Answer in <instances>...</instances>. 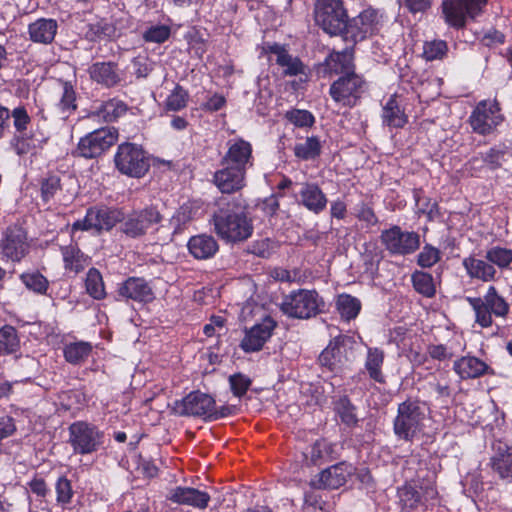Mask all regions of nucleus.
<instances>
[{
  "label": "nucleus",
  "mask_w": 512,
  "mask_h": 512,
  "mask_svg": "<svg viewBox=\"0 0 512 512\" xmlns=\"http://www.w3.org/2000/svg\"><path fill=\"white\" fill-rule=\"evenodd\" d=\"M427 407L419 400L408 399L398 405L397 415L393 421L396 437L406 442H413L425 428Z\"/></svg>",
  "instance_id": "nucleus-1"
},
{
  "label": "nucleus",
  "mask_w": 512,
  "mask_h": 512,
  "mask_svg": "<svg viewBox=\"0 0 512 512\" xmlns=\"http://www.w3.org/2000/svg\"><path fill=\"white\" fill-rule=\"evenodd\" d=\"M471 306L475 324L481 328H490L494 324L493 317L506 319L510 313V304L494 285L488 286L485 294L479 297H467Z\"/></svg>",
  "instance_id": "nucleus-2"
},
{
  "label": "nucleus",
  "mask_w": 512,
  "mask_h": 512,
  "mask_svg": "<svg viewBox=\"0 0 512 512\" xmlns=\"http://www.w3.org/2000/svg\"><path fill=\"white\" fill-rule=\"evenodd\" d=\"M215 232L227 242H241L253 233L252 220L238 207L220 209L214 215Z\"/></svg>",
  "instance_id": "nucleus-3"
},
{
  "label": "nucleus",
  "mask_w": 512,
  "mask_h": 512,
  "mask_svg": "<svg viewBox=\"0 0 512 512\" xmlns=\"http://www.w3.org/2000/svg\"><path fill=\"white\" fill-rule=\"evenodd\" d=\"M281 310L292 318L310 319L324 312L325 301L316 290L299 289L285 296Z\"/></svg>",
  "instance_id": "nucleus-4"
},
{
  "label": "nucleus",
  "mask_w": 512,
  "mask_h": 512,
  "mask_svg": "<svg viewBox=\"0 0 512 512\" xmlns=\"http://www.w3.org/2000/svg\"><path fill=\"white\" fill-rule=\"evenodd\" d=\"M175 410L182 416H195L206 420H218L229 415L228 407L223 406L218 410L214 398L199 391L191 392L176 402Z\"/></svg>",
  "instance_id": "nucleus-5"
},
{
  "label": "nucleus",
  "mask_w": 512,
  "mask_h": 512,
  "mask_svg": "<svg viewBox=\"0 0 512 512\" xmlns=\"http://www.w3.org/2000/svg\"><path fill=\"white\" fill-rule=\"evenodd\" d=\"M68 433V443L76 455L93 454L104 444V432L96 425L86 421L72 423L68 428Z\"/></svg>",
  "instance_id": "nucleus-6"
},
{
  "label": "nucleus",
  "mask_w": 512,
  "mask_h": 512,
  "mask_svg": "<svg viewBox=\"0 0 512 512\" xmlns=\"http://www.w3.org/2000/svg\"><path fill=\"white\" fill-rule=\"evenodd\" d=\"M114 163L121 174L133 178L143 177L150 168L149 158L142 147L129 142L118 146Z\"/></svg>",
  "instance_id": "nucleus-7"
},
{
  "label": "nucleus",
  "mask_w": 512,
  "mask_h": 512,
  "mask_svg": "<svg viewBox=\"0 0 512 512\" xmlns=\"http://www.w3.org/2000/svg\"><path fill=\"white\" fill-rule=\"evenodd\" d=\"M315 22L329 35L345 33L348 15L341 0H317Z\"/></svg>",
  "instance_id": "nucleus-8"
},
{
  "label": "nucleus",
  "mask_w": 512,
  "mask_h": 512,
  "mask_svg": "<svg viewBox=\"0 0 512 512\" xmlns=\"http://www.w3.org/2000/svg\"><path fill=\"white\" fill-rule=\"evenodd\" d=\"M366 90L365 79L353 72L341 75L332 82L329 95L339 107H354Z\"/></svg>",
  "instance_id": "nucleus-9"
},
{
  "label": "nucleus",
  "mask_w": 512,
  "mask_h": 512,
  "mask_svg": "<svg viewBox=\"0 0 512 512\" xmlns=\"http://www.w3.org/2000/svg\"><path fill=\"white\" fill-rule=\"evenodd\" d=\"M123 219V211L118 208L106 206H94L86 211L84 219L77 220L71 226V234L74 236L77 231H95L101 233L103 230H111Z\"/></svg>",
  "instance_id": "nucleus-10"
},
{
  "label": "nucleus",
  "mask_w": 512,
  "mask_h": 512,
  "mask_svg": "<svg viewBox=\"0 0 512 512\" xmlns=\"http://www.w3.org/2000/svg\"><path fill=\"white\" fill-rule=\"evenodd\" d=\"M380 241L385 250L393 256L411 255L420 247V235L414 231L403 230L398 225L383 230Z\"/></svg>",
  "instance_id": "nucleus-11"
},
{
  "label": "nucleus",
  "mask_w": 512,
  "mask_h": 512,
  "mask_svg": "<svg viewBox=\"0 0 512 512\" xmlns=\"http://www.w3.org/2000/svg\"><path fill=\"white\" fill-rule=\"evenodd\" d=\"M487 2L488 0H444L441 6L445 22L450 27L461 29L468 20L482 12Z\"/></svg>",
  "instance_id": "nucleus-12"
},
{
  "label": "nucleus",
  "mask_w": 512,
  "mask_h": 512,
  "mask_svg": "<svg viewBox=\"0 0 512 512\" xmlns=\"http://www.w3.org/2000/svg\"><path fill=\"white\" fill-rule=\"evenodd\" d=\"M118 140L114 127H103L88 133L79 140L76 152L79 156L92 159L101 156Z\"/></svg>",
  "instance_id": "nucleus-13"
},
{
  "label": "nucleus",
  "mask_w": 512,
  "mask_h": 512,
  "mask_svg": "<svg viewBox=\"0 0 512 512\" xmlns=\"http://www.w3.org/2000/svg\"><path fill=\"white\" fill-rule=\"evenodd\" d=\"M496 100L480 101L469 117V124L472 130L480 135H488L502 123L503 115Z\"/></svg>",
  "instance_id": "nucleus-14"
},
{
  "label": "nucleus",
  "mask_w": 512,
  "mask_h": 512,
  "mask_svg": "<svg viewBox=\"0 0 512 512\" xmlns=\"http://www.w3.org/2000/svg\"><path fill=\"white\" fill-rule=\"evenodd\" d=\"M382 27V15L375 9L368 8L358 16L347 21L345 38L354 43L377 34Z\"/></svg>",
  "instance_id": "nucleus-15"
},
{
  "label": "nucleus",
  "mask_w": 512,
  "mask_h": 512,
  "mask_svg": "<svg viewBox=\"0 0 512 512\" xmlns=\"http://www.w3.org/2000/svg\"><path fill=\"white\" fill-rule=\"evenodd\" d=\"M161 215L154 207H148L143 210L133 211L127 216L123 215L121 231L128 237L137 238L146 234L149 228L159 223Z\"/></svg>",
  "instance_id": "nucleus-16"
},
{
  "label": "nucleus",
  "mask_w": 512,
  "mask_h": 512,
  "mask_svg": "<svg viewBox=\"0 0 512 512\" xmlns=\"http://www.w3.org/2000/svg\"><path fill=\"white\" fill-rule=\"evenodd\" d=\"M226 147L227 150L221 158L222 164H228L245 172L253 167V148L250 142L242 138H234L227 142Z\"/></svg>",
  "instance_id": "nucleus-17"
},
{
  "label": "nucleus",
  "mask_w": 512,
  "mask_h": 512,
  "mask_svg": "<svg viewBox=\"0 0 512 512\" xmlns=\"http://www.w3.org/2000/svg\"><path fill=\"white\" fill-rule=\"evenodd\" d=\"M1 251L4 257L14 262L24 258L29 251L25 230L16 225L8 227L3 235Z\"/></svg>",
  "instance_id": "nucleus-18"
},
{
  "label": "nucleus",
  "mask_w": 512,
  "mask_h": 512,
  "mask_svg": "<svg viewBox=\"0 0 512 512\" xmlns=\"http://www.w3.org/2000/svg\"><path fill=\"white\" fill-rule=\"evenodd\" d=\"M275 327L276 322L272 318L266 317L262 322L247 329L240 343L241 349L246 353L262 350L265 343L272 336Z\"/></svg>",
  "instance_id": "nucleus-19"
},
{
  "label": "nucleus",
  "mask_w": 512,
  "mask_h": 512,
  "mask_svg": "<svg viewBox=\"0 0 512 512\" xmlns=\"http://www.w3.org/2000/svg\"><path fill=\"white\" fill-rule=\"evenodd\" d=\"M356 473V468L346 462H340L323 470L317 481H313L316 488L338 489L343 486L348 478Z\"/></svg>",
  "instance_id": "nucleus-20"
},
{
  "label": "nucleus",
  "mask_w": 512,
  "mask_h": 512,
  "mask_svg": "<svg viewBox=\"0 0 512 512\" xmlns=\"http://www.w3.org/2000/svg\"><path fill=\"white\" fill-rule=\"evenodd\" d=\"M213 176L215 185L222 193H234L245 187L246 172L228 164H222Z\"/></svg>",
  "instance_id": "nucleus-21"
},
{
  "label": "nucleus",
  "mask_w": 512,
  "mask_h": 512,
  "mask_svg": "<svg viewBox=\"0 0 512 512\" xmlns=\"http://www.w3.org/2000/svg\"><path fill=\"white\" fill-rule=\"evenodd\" d=\"M167 499L178 505H187L203 510L208 507L211 497L205 491L178 486L169 491Z\"/></svg>",
  "instance_id": "nucleus-22"
},
{
  "label": "nucleus",
  "mask_w": 512,
  "mask_h": 512,
  "mask_svg": "<svg viewBox=\"0 0 512 512\" xmlns=\"http://www.w3.org/2000/svg\"><path fill=\"white\" fill-rule=\"evenodd\" d=\"M463 267L466 274L471 279H476L485 283L494 282L499 279V274L494 265L487 260L486 255L483 257H476L470 255L463 259Z\"/></svg>",
  "instance_id": "nucleus-23"
},
{
  "label": "nucleus",
  "mask_w": 512,
  "mask_h": 512,
  "mask_svg": "<svg viewBox=\"0 0 512 512\" xmlns=\"http://www.w3.org/2000/svg\"><path fill=\"white\" fill-rule=\"evenodd\" d=\"M296 200L300 205L315 214L324 211L328 202L322 189L316 183L311 182L300 184V189L296 194Z\"/></svg>",
  "instance_id": "nucleus-24"
},
{
  "label": "nucleus",
  "mask_w": 512,
  "mask_h": 512,
  "mask_svg": "<svg viewBox=\"0 0 512 512\" xmlns=\"http://www.w3.org/2000/svg\"><path fill=\"white\" fill-rule=\"evenodd\" d=\"M88 73L93 82L106 88L115 87L123 80L118 64L112 61L95 62L89 67Z\"/></svg>",
  "instance_id": "nucleus-25"
},
{
  "label": "nucleus",
  "mask_w": 512,
  "mask_h": 512,
  "mask_svg": "<svg viewBox=\"0 0 512 512\" xmlns=\"http://www.w3.org/2000/svg\"><path fill=\"white\" fill-rule=\"evenodd\" d=\"M119 296L140 303L154 300V293L150 285L143 278L129 277L118 287Z\"/></svg>",
  "instance_id": "nucleus-26"
},
{
  "label": "nucleus",
  "mask_w": 512,
  "mask_h": 512,
  "mask_svg": "<svg viewBox=\"0 0 512 512\" xmlns=\"http://www.w3.org/2000/svg\"><path fill=\"white\" fill-rule=\"evenodd\" d=\"M453 370L462 380L480 378L486 374H494L491 367L474 356H463L453 364Z\"/></svg>",
  "instance_id": "nucleus-27"
},
{
  "label": "nucleus",
  "mask_w": 512,
  "mask_h": 512,
  "mask_svg": "<svg viewBox=\"0 0 512 512\" xmlns=\"http://www.w3.org/2000/svg\"><path fill=\"white\" fill-rule=\"evenodd\" d=\"M490 467L501 479L512 482V448L502 442L494 446Z\"/></svg>",
  "instance_id": "nucleus-28"
},
{
  "label": "nucleus",
  "mask_w": 512,
  "mask_h": 512,
  "mask_svg": "<svg viewBox=\"0 0 512 512\" xmlns=\"http://www.w3.org/2000/svg\"><path fill=\"white\" fill-rule=\"evenodd\" d=\"M508 154L509 150L506 146H494L485 153L473 156L468 162V165L471 171H476L483 166H487L489 169L495 170L503 165Z\"/></svg>",
  "instance_id": "nucleus-29"
},
{
  "label": "nucleus",
  "mask_w": 512,
  "mask_h": 512,
  "mask_svg": "<svg viewBox=\"0 0 512 512\" xmlns=\"http://www.w3.org/2000/svg\"><path fill=\"white\" fill-rule=\"evenodd\" d=\"M187 248L190 255L197 260L211 259L219 251L218 242L208 234L192 236L187 243Z\"/></svg>",
  "instance_id": "nucleus-30"
},
{
  "label": "nucleus",
  "mask_w": 512,
  "mask_h": 512,
  "mask_svg": "<svg viewBox=\"0 0 512 512\" xmlns=\"http://www.w3.org/2000/svg\"><path fill=\"white\" fill-rule=\"evenodd\" d=\"M384 351L382 349L376 347H370L367 350V356L364 363L365 371L359 373L356 378L358 381L361 379V376L365 373L368 374L369 378L376 383L384 384L386 382L385 376L382 371L383 363H384Z\"/></svg>",
  "instance_id": "nucleus-31"
},
{
  "label": "nucleus",
  "mask_w": 512,
  "mask_h": 512,
  "mask_svg": "<svg viewBox=\"0 0 512 512\" xmlns=\"http://www.w3.org/2000/svg\"><path fill=\"white\" fill-rule=\"evenodd\" d=\"M325 71L330 75H346L355 72V65L353 62V52L351 50H344L342 52H332L326 58Z\"/></svg>",
  "instance_id": "nucleus-32"
},
{
  "label": "nucleus",
  "mask_w": 512,
  "mask_h": 512,
  "mask_svg": "<svg viewBox=\"0 0 512 512\" xmlns=\"http://www.w3.org/2000/svg\"><path fill=\"white\" fill-rule=\"evenodd\" d=\"M382 120L390 128H403L407 123V115L397 95L390 96L383 105Z\"/></svg>",
  "instance_id": "nucleus-33"
},
{
  "label": "nucleus",
  "mask_w": 512,
  "mask_h": 512,
  "mask_svg": "<svg viewBox=\"0 0 512 512\" xmlns=\"http://www.w3.org/2000/svg\"><path fill=\"white\" fill-rule=\"evenodd\" d=\"M57 29L56 20L40 18L29 25L28 32L33 42L49 44L54 40Z\"/></svg>",
  "instance_id": "nucleus-34"
},
{
  "label": "nucleus",
  "mask_w": 512,
  "mask_h": 512,
  "mask_svg": "<svg viewBox=\"0 0 512 512\" xmlns=\"http://www.w3.org/2000/svg\"><path fill=\"white\" fill-rule=\"evenodd\" d=\"M64 268L74 274L82 272L90 264V257L85 255L76 244L61 247Z\"/></svg>",
  "instance_id": "nucleus-35"
},
{
  "label": "nucleus",
  "mask_w": 512,
  "mask_h": 512,
  "mask_svg": "<svg viewBox=\"0 0 512 512\" xmlns=\"http://www.w3.org/2000/svg\"><path fill=\"white\" fill-rule=\"evenodd\" d=\"M267 50L276 56V63L284 69L285 75L296 76L304 73L303 63L298 58L292 57L283 46L273 44L269 45Z\"/></svg>",
  "instance_id": "nucleus-36"
},
{
  "label": "nucleus",
  "mask_w": 512,
  "mask_h": 512,
  "mask_svg": "<svg viewBox=\"0 0 512 512\" xmlns=\"http://www.w3.org/2000/svg\"><path fill=\"white\" fill-rule=\"evenodd\" d=\"M47 138H39L34 132L17 133L11 139V147L17 155L23 156L29 153H35L37 149L42 148L46 144Z\"/></svg>",
  "instance_id": "nucleus-37"
},
{
  "label": "nucleus",
  "mask_w": 512,
  "mask_h": 512,
  "mask_svg": "<svg viewBox=\"0 0 512 512\" xmlns=\"http://www.w3.org/2000/svg\"><path fill=\"white\" fill-rule=\"evenodd\" d=\"M345 337L340 335L335 337L319 356L321 365L333 370L338 364L342 363L345 354Z\"/></svg>",
  "instance_id": "nucleus-38"
},
{
  "label": "nucleus",
  "mask_w": 512,
  "mask_h": 512,
  "mask_svg": "<svg viewBox=\"0 0 512 512\" xmlns=\"http://www.w3.org/2000/svg\"><path fill=\"white\" fill-rule=\"evenodd\" d=\"M127 111V105L116 98L102 102L94 112V114L102 118L105 122H113L124 115Z\"/></svg>",
  "instance_id": "nucleus-39"
},
{
  "label": "nucleus",
  "mask_w": 512,
  "mask_h": 512,
  "mask_svg": "<svg viewBox=\"0 0 512 512\" xmlns=\"http://www.w3.org/2000/svg\"><path fill=\"white\" fill-rule=\"evenodd\" d=\"M334 411L346 426L352 427L358 423L356 407L353 405L347 395L340 396L333 401Z\"/></svg>",
  "instance_id": "nucleus-40"
},
{
  "label": "nucleus",
  "mask_w": 512,
  "mask_h": 512,
  "mask_svg": "<svg viewBox=\"0 0 512 512\" xmlns=\"http://www.w3.org/2000/svg\"><path fill=\"white\" fill-rule=\"evenodd\" d=\"M20 349V338L17 330L10 325L0 329V355H10Z\"/></svg>",
  "instance_id": "nucleus-41"
},
{
  "label": "nucleus",
  "mask_w": 512,
  "mask_h": 512,
  "mask_svg": "<svg viewBox=\"0 0 512 512\" xmlns=\"http://www.w3.org/2000/svg\"><path fill=\"white\" fill-rule=\"evenodd\" d=\"M77 96L74 86L70 82L62 83V93L57 108L65 117H69L77 110Z\"/></svg>",
  "instance_id": "nucleus-42"
},
{
  "label": "nucleus",
  "mask_w": 512,
  "mask_h": 512,
  "mask_svg": "<svg viewBox=\"0 0 512 512\" xmlns=\"http://www.w3.org/2000/svg\"><path fill=\"white\" fill-rule=\"evenodd\" d=\"M487 260L494 265V268L505 270L512 264V249L495 245L489 247L485 252Z\"/></svg>",
  "instance_id": "nucleus-43"
},
{
  "label": "nucleus",
  "mask_w": 512,
  "mask_h": 512,
  "mask_svg": "<svg viewBox=\"0 0 512 512\" xmlns=\"http://www.w3.org/2000/svg\"><path fill=\"white\" fill-rule=\"evenodd\" d=\"M336 308L343 319L350 321L358 316L361 302L349 294H341L337 297Z\"/></svg>",
  "instance_id": "nucleus-44"
},
{
  "label": "nucleus",
  "mask_w": 512,
  "mask_h": 512,
  "mask_svg": "<svg viewBox=\"0 0 512 512\" xmlns=\"http://www.w3.org/2000/svg\"><path fill=\"white\" fill-rule=\"evenodd\" d=\"M91 351L92 345L89 342H73L65 346L64 357L71 364H79L89 357Z\"/></svg>",
  "instance_id": "nucleus-45"
},
{
  "label": "nucleus",
  "mask_w": 512,
  "mask_h": 512,
  "mask_svg": "<svg viewBox=\"0 0 512 512\" xmlns=\"http://www.w3.org/2000/svg\"><path fill=\"white\" fill-rule=\"evenodd\" d=\"M24 286L36 294L45 295L49 288V281L39 271L24 272L20 275Z\"/></svg>",
  "instance_id": "nucleus-46"
},
{
  "label": "nucleus",
  "mask_w": 512,
  "mask_h": 512,
  "mask_svg": "<svg viewBox=\"0 0 512 512\" xmlns=\"http://www.w3.org/2000/svg\"><path fill=\"white\" fill-rule=\"evenodd\" d=\"M414 289L421 295L431 298L436 293L434 279L431 274L423 271H415L411 276Z\"/></svg>",
  "instance_id": "nucleus-47"
},
{
  "label": "nucleus",
  "mask_w": 512,
  "mask_h": 512,
  "mask_svg": "<svg viewBox=\"0 0 512 512\" xmlns=\"http://www.w3.org/2000/svg\"><path fill=\"white\" fill-rule=\"evenodd\" d=\"M321 144L317 137H308L305 141L296 143L294 146V154L301 160L315 159L320 155Z\"/></svg>",
  "instance_id": "nucleus-48"
},
{
  "label": "nucleus",
  "mask_w": 512,
  "mask_h": 512,
  "mask_svg": "<svg viewBox=\"0 0 512 512\" xmlns=\"http://www.w3.org/2000/svg\"><path fill=\"white\" fill-rule=\"evenodd\" d=\"M85 286L87 293L94 299L100 300L106 295L102 276L95 268L88 271Z\"/></svg>",
  "instance_id": "nucleus-49"
},
{
  "label": "nucleus",
  "mask_w": 512,
  "mask_h": 512,
  "mask_svg": "<svg viewBox=\"0 0 512 512\" xmlns=\"http://www.w3.org/2000/svg\"><path fill=\"white\" fill-rule=\"evenodd\" d=\"M332 452L333 447L331 443L325 439H319L305 452L304 456L306 459H310L312 464H318L320 461L330 456Z\"/></svg>",
  "instance_id": "nucleus-50"
},
{
  "label": "nucleus",
  "mask_w": 512,
  "mask_h": 512,
  "mask_svg": "<svg viewBox=\"0 0 512 512\" xmlns=\"http://www.w3.org/2000/svg\"><path fill=\"white\" fill-rule=\"evenodd\" d=\"M398 494L403 509L413 511L421 504L420 493L410 485L400 488Z\"/></svg>",
  "instance_id": "nucleus-51"
},
{
  "label": "nucleus",
  "mask_w": 512,
  "mask_h": 512,
  "mask_svg": "<svg viewBox=\"0 0 512 512\" xmlns=\"http://www.w3.org/2000/svg\"><path fill=\"white\" fill-rule=\"evenodd\" d=\"M448 52V45L444 40H432L424 43L423 56L427 61L441 60Z\"/></svg>",
  "instance_id": "nucleus-52"
},
{
  "label": "nucleus",
  "mask_w": 512,
  "mask_h": 512,
  "mask_svg": "<svg viewBox=\"0 0 512 512\" xmlns=\"http://www.w3.org/2000/svg\"><path fill=\"white\" fill-rule=\"evenodd\" d=\"M285 119L296 127L309 128L315 122V117L308 110L291 109L285 113Z\"/></svg>",
  "instance_id": "nucleus-53"
},
{
  "label": "nucleus",
  "mask_w": 512,
  "mask_h": 512,
  "mask_svg": "<svg viewBox=\"0 0 512 512\" xmlns=\"http://www.w3.org/2000/svg\"><path fill=\"white\" fill-rule=\"evenodd\" d=\"M56 490V501L62 507H67L73 498L74 491L70 480L66 477H60L55 485Z\"/></svg>",
  "instance_id": "nucleus-54"
},
{
  "label": "nucleus",
  "mask_w": 512,
  "mask_h": 512,
  "mask_svg": "<svg viewBox=\"0 0 512 512\" xmlns=\"http://www.w3.org/2000/svg\"><path fill=\"white\" fill-rule=\"evenodd\" d=\"M441 259V252L430 244L424 245L417 256V264L422 268H430Z\"/></svg>",
  "instance_id": "nucleus-55"
},
{
  "label": "nucleus",
  "mask_w": 512,
  "mask_h": 512,
  "mask_svg": "<svg viewBox=\"0 0 512 512\" xmlns=\"http://www.w3.org/2000/svg\"><path fill=\"white\" fill-rule=\"evenodd\" d=\"M170 34H171V29L169 26L164 25V24L153 25V26H150L143 33V39L146 42L161 44L169 39Z\"/></svg>",
  "instance_id": "nucleus-56"
},
{
  "label": "nucleus",
  "mask_w": 512,
  "mask_h": 512,
  "mask_svg": "<svg viewBox=\"0 0 512 512\" xmlns=\"http://www.w3.org/2000/svg\"><path fill=\"white\" fill-rule=\"evenodd\" d=\"M187 101V91L180 85H177L166 100V108L170 111H179L186 107Z\"/></svg>",
  "instance_id": "nucleus-57"
},
{
  "label": "nucleus",
  "mask_w": 512,
  "mask_h": 512,
  "mask_svg": "<svg viewBox=\"0 0 512 512\" xmlns=\"http://www.w3.org/2000/svg\"><path fill=\"white\" fill-rule=\"evenodd\" d=\"M10 115L16 131L15 134L27 132V128L31 123V117L28 114L25 106L19 105L15 107L12 111H10Z\"/></svg>",
  "instance_id": "nucleus-58"
},
{
  "label": "nucleus",
  "mask_w": 512,
  "mask_h": 512,
  "mask_svg": "<svg viewBox=\"0 0 512 512\" xmlns=\"http://www.w3.org/2000/svg\"><path fill=\"white\" fill-rule=\"evenodd\" d=\"M355 217L365 223L366 227H373L378 224L379 220L372 206L366 202H361L355 207Z\"/></svg>",
  "instance_id": "nucleus-59"
},
{
  "label": "nucleus",
  "mask_w": 512,
  "mask_h": 512,
  "mask_svg": "<svg viewBox=\"0 0 512 512\" xmlns=\"http://www.w3.org/2000/svg\"><path fill=\"white\" fill-rule=\"evenodd\" d=\"M251 379L241 373L233 374L229 377V384L234 396L242 397L251 386Z\"/></svg>",
  "instance_id": "nucleus-60"
},
{
  "label": "nucleus",
  "mask_w": 512,
  "mask_h": 512,
  "mask_svg": "<svg viewBox=\"0 0 512 512\" xmlns=\"http://www.w3.org/2000/svg\"><path fill=\"white\" fill-rule=\"evenodd\" d=\"M60 189V178L57 175L47 177L41 186L42 197L45 201H49L54 197L56 192Z\"/></svg>",
  "instance_id": "nucleus-61"
},
{
  "label": "nucleus",
  "mask_w": 512,
  "mask_h": 512,
  "mask_svg": "<svg viewBox=\"0 0 512 512\" xmlns=\"http://www.w3.org/2000/svg\"><path fill=\"white\" fill-rule=\"evenodd\" d=\"M427 354L434 360L445 361L453 357V351L444 344H430Z\"/></svg>",
  "instance_id": "nucleus-62"
},
{
  "label": "nucleus",
  "mask_w": 512,
  "mask_h": 512,
  "mask_svg": "<svg viewBox=\"0 0 512 512\" xmlns=\"http://www.w3.org/2000/svg\"><path fill=\"white\" fill-rule=\"evenodd\" d=\"M272 242L270 239H262L253 243L251 251L253 254L262 257L268 258L272 253Z\"/></svg>",
  "instance_id": "nucleus-63"
},
{
  "label": "nucleus",
  "mask_w": 512,
  "mask_h": 512,
  "mask_svg": "<svg viewBox=\"0 0 512 512\" xmlns=\"http://www.w3.org/2000/svg\"><path fill=\"white\" fill-rule=\"evenodd\" d=\"M403 5L413 14L424 13L432 6V0H403Z\"/></svg>",
  "instance_id": "nucleus-64"
}]
</instances>
